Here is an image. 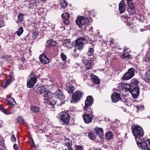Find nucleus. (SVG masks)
Returning <instances> with one entry per match:
<instances>
[{
    "instance_id": "obj_1",
    "label": "nucleus",
    "mask_w": 150,
    "mask_h": 150,
    "mask_svg": "<svg viewBox=\"0 0 150 150\" xmlns=\"http://www.w3.org/2000/svg\"><path fill=\"white\" fill-rule=\"evenodd\" d=\"M132 129L138 146L144 149L150 150V139L143 142L140 139V137H142L144 134L142 128L137 125H133L132 127Z\"/></svg>"
},
{
    "instance_id": "obj_2",
    "label": "nucleus",
    "mask_w": 150,
    "mask_h": 150,
    "mask_svg": "<svg viewBox=\"0 0 150 150\" xmlns=\"http://www.w3.org/2000/svg\"><path fill=\"white\" fill-rule=\"evenodd\" d=\"M76 23L79 28H85L86 25L88 24L89 20L87 18L83 16H78L76 20Z\"/></svg>"
},
{
    "instance_id": "obj_3",
    "label": "nucleus",
    "mask_w": 150,
    "mask_h": 150,
    "mask_svg": "<svg viewBox=\"0 0 150 150\" xmlns=\"http://www.w3.org/2000/svg\"><path fill=\"white\" fill-rule=\"evenodd\" d=\"M87 42L85 38L82 37L78 38L75 42H72V45L75 46L79 50H81L83 46Z\"/></svg>"
},
{
    "instance_id": "obj_4",
    "label": "nucleus",
    "mask_w": 150,
    "mask_h": 150,
    "mask_svg": "<svg viewBox=\"0 0 150 150\" xmlns=\"http://www.w3.org/2000/svg\"><path fill=\"white\" fill-rule=\"evenodd\" d=\"M135 75V70L133 68L129 69L123 76L122 79L125 80H128L132 78Z\"/></svg>"
},
{
    "instance_id": "obj_5",
    "label": "nucleus",
    "mask_w": 150,
    "mask_h": 150,
    "mask_svg": "<svg viewBox=\"0 0 150 150\" xmlns=\"http://www.w3.org/2000/svg\"><path fill=\"white\" fill-rule=\"evenodd\" d=\"M36 76H32L31 74L30 75V77L28 78L27 81V86L29 88L33 87L37 81Z\"/></svg>"
},
{
    "instance_id": "obj_6",
    "label": "nucleus",
    "mask_w": 150,
    "mask_h": 150,
    "mask_svg": "<svg viewBox=\"0 0 150 150\" xmlns=\"http://www.w3.org/2000/svg\"><path fill=\"white\" fill-rule=\"evenodd\" d=\"M93 99L91 96H88L85 101V106L84 109L85 110H87L88 108V107L91 105L93 102Z\"/></svg>"
},
{
    "instance_id": "obj_7",
    "label": "nucleus",
    "mask_w": 150,
    "mask_h": 150,
    "mask_svg": "<svg viewBox=\"0 0 150 150\" xmlns=\"http://www.w3.org/2000/svg\"><path fill=\"white\" fill-rule=\"evenodd\" d=\"M83 93L80 91H76L72 95V98L75 102L79 101L82 96Z\"/></svg>"
},
{
    "instance_id": "obj_8",
    "label": "nucleus",
    "mask_w": 150,
    "mask_h": 150,
    "mask_svg": "<svg viewBox=\"0 0 150 150\" xmlns=\"http://www.w3.org/2000/svg\"><path fill=\"white\" fill-rule=\"evenodd\" d=\"M60 120L64 123H67L70 120V117L68 113L62 112L60 114Z\"/></svg>"
},
{
    "instance_id": "obj_9",
    "label": "nucleus",
    "mask_w": 150,
    "mask_h": 150,
    "mask_svg": "<svg viewBox=\"0 0 150 150\" xmlns=\"http://www.w3.org/2000/svg\"><path fill=\"white\" fill-rule=\"evenodd\" d=\"M83 117L85 122L87 124L89 123L93 120V117L92 115V113H91V115L85 113L83 114Z\"/></svg>"
},
{
    "instance_id": "obj_10",
    "label": "nucleus",
    "mask_w": 150,
    "mask_h": 150,
    "mask_svg": "<svg viewBox=\"0 0 150 150\" xmlns=\"http://www.w3.org/2000/svg\"><path fill=\"white\" fill-rule=\"evenodd\" d=\"M130 92L131 93L132 97L134 98L138 97L139 93V87H134L131 89Z\"/></svg>"
},
{
    "instance_id": "obj_11",
    "label": "nucleus",
    "mask_w": 150,
    "mask_h": 150,
    "mask_svg": "<svg viewBox=\"0 0 150 150\" xmlns=\"http://www.w3.org/2000/svg\"><path fill=\"white\" fill-rule=\"evenodd\" d=\"M39 59L40 62L44 64H48L50 62L49 59L44 53L40 55Z\"/></svg>"
},
{
    "instance_id": "obj_12",
    "label": "nucleus",
    "mask_w": 150,
    "mask_h": 150,
    "mask_svg": "<svg viewBox=\"0 0 150 150\" xmlns=\"http://www.w3.org/2000/svg\"><path fill=\"white\" fill-rule=\"evenodd\" d=\"M126 5L124 0H122L119 3V9L120 13L124 12L126 10Z\"/></svg>"
},
{
    "instance_id": "obj_13",
    "label": "nucleus",
    "mask_w": 150,
    "mask_h": 150,
    "mask_svg": "<svg viewBox=\"0 0 150 150\" xmlns=\"http://www.w3.org/2000/svg\"><path fill=\"white\" fill-rule=\"evenodd\" d=\"M55 96V98H56L60 100H63L65 98L64 96L62 91L59 89L57 90L56 91Z\"/></svg>"
},
{
    "instance_id": "obj_14",
    "label": "nucleus",
    "mask_w": 150,
    "mask_h": 150,
    "mask_svg": "<svg viewBox=\"0 0 150 150\" xmlns=\"http://www.w3.org/2000/svg\"><path fill=\"white\" fill-rule=\"evenodd\" d=\"M111 98L112 101L114 103L118 102L121 99L120 94L116 93L112 94L111 96Z\"/></svg>"
},
{
    "instance_id": "obj_15",
    "label": "nucleus",
    "mask_w": 150,
    "mask_h": 150,
    "mask_svg": "<svg viewBox=\"0 0 150 150\" xmlns=\"http://www.w3.org/2000/svg\"><path fill=\"white\" fill-rule=\"evenodd\" d=\"M83 63L86 66V67L87 70L90 69L92 67V62L91 60H88L87 59H84L83 61Z\"/></svg>"
},
{
    "instance_id": "obj_16",
    "label": "nucleus",
    "mask_w": 150,
    "mask_h": 150,
    "mask_svg": "<svg viewBox=\"0 0 150 150\" xmlns=\"http://www.w3.org/2000/svg\"><path fill=\"white\" fill-rule=\"evenodd\" d=\"M45 93L44 95V99L47 100H50L51 98V97L53 96V94L50 91H45Z\"/></svg>"
},
{
    "instance_id": "obj_17",
    "label": "nucleus",
    "mask_w": 150,
    "mask_h": 150,
    "mask_svg": "<svg viewBox=\"0 0 150 150\" xmlns=\"http://www.w3.org/2000/svg\"><path fill=\"white\" fill-rule=\"evenodd\" d=\"M94 130L96 134L100 137H102V136L103 134V130L102 128L97 127Z\"/></svg>"
},
{
    "instance_id": "obj_18",
    "label": "nucleus",
    "mask_w": 150,
    "mask_h": 150,
    "mask_svg": "<svg viewBox=\"0 0 150 150\" xmlns=\"http://www.w3.org/2000/svg\"><path fill=\"white\" fill-rule=\"evenodd\" d=\"M150 80V70L147 71L144 76V80L146 83H149Z\"/></svg>"
},
{
    "instance_id": "obj_19",
    "label": "nucleus",
    "mask_w": 150,
    "mask_h": 150,
    "mask_svg": "<svg viewBox=\"0 0 150 150\" xmlns=\"http://www.w3.org/2000/svg\"><path fill=\"white\" fill-rule=\"evenodd\" d=\"M138 81L137 79H133L131 81L130 85L132 88L134 87H139L138 85Z\"/></svg>"
},
{
    "instance_id": "obj_20",
    "label": "nucleus",
    "mask_w": 150,
    "mask_h": 150,
    "mask_svg": "<svg viewBox=\"0 0 150 150\" xmlns=\"http://www.w3.org/2000/svg\"><path fill=\"white\" fill-rule=\"evenodd\" d=\"M91 77L93 82L95 84H98L100 83V80L95 75H91Z\"/></svg>"
},
{
    "instance_id": "obj_21",
    "label": "nucleus",
    "mask_w": 150,
    "mask_h": 150,
    "mask_svg": "<svg viewBox=\"0 0 150 150\" xmlns=\"http://www.w3.org/2000/svg\"><path fill=\"white\" fill-rule=\"evenodd\" d=\"M45 88L44 86H39L37 88V92L40 94L43 93L45 92Z\"/></svg>"
},
{
    "instance_id": "obj_22",
    "label": "nucleus",
    "mask_w": 150,
    "mask_h": 150,
    "mask_svg": "<svg viewBox=\"0 0 150 150\" xmlns=\"http://www.w3.org/2000/svg\"><path fill=\"white\" fill-rule=\"evenodd\" d=\"M12 78V76L11 75H9L6 82L3 83L2 84V87L5 88L6 87L7 85H8L11 81Z\"/></svg>"
},
{
    "instance_id": "obj_23",
    "label": "nucleus",
    "mask_w": 150,
    "mask_h": 150,
    "mask_svg": "<svg viewBox=\"0 0 150 150\" xmlns=\"http://www.w3.org/2000/svg\"><path fill=\"white\" fill-rule=\"evenodd\" d=\"M47 46L50 47L54 46L56 45V43L55 41L52 40H47Z\"/></svg>"
},
{
    "instance_id": "obj_24",
    "label": "nucleus",
    "mask_w": 150,
    "mask_h": 150,
    "mask_svg": "<svg viewBox=\"0 0 150 150\" xmlns=\"http://www.w3.org/2000/svg\"><path fill=\"white\" fill-rule=\"evenodd\" d=\"M94 47L93 45L90 46L89 47L87 53L88 55L91 56L93 55L94 51Z\"/></svg>"
},
{
    "instance_id": "obj_25",
    "label": "nucleus",
    "mask_w": 150,
    "mask_h": 150,
    "mask_svg": "<svg viewBox=\"0 0 150 150\" xmlns=\"http://www.w3.org/2000/svg\"><path fill=\"white\" fill-rule=\"evenodd\" d=\"M123 88L125 89V91H130L131 89H132V88L131 87V85L127 84H125L123 85Z\"/></svg>"
},
{
    "instance_id": "obj_26",
    "label": "nucleus",
    "mask_w": 150,
    "mask_h": 150,
    "mask_svg": "<svg viewBox=\"0 0 150 150\" xmlns=\"http://www.w3.org/2000/svg\"><path fill=\"white\" fill-rule=\"evenodd\" d=\"M66 90L69 93L71 94L73 92L74 87L72 86H68L66 87Z\"/></svg>"
},
{
    "instance_id": "obj_27",
    "label": "nucleus",
    "mask_w": 150,
    "mask_h": 150,
    "mask_svg": "<svg viewBox=\"0 0 150 150\" xmlns=\"http://www.w3.org/2000/svg\"><path fill=\"white\" fill-rule=\"evenodd\" d=\"M31 110L34 112H39L40 111V108L38 107L35 106H31Z\"/></svg>"
},
{
    "instance_id": "obj_28",
    "label": "nucleus",
    "mask_w": 150,
    "mask_h": 150,
    "mask_svg": "<svg viewBox=\"0 0 150 150\" xmlns=\"http://www.w3.org/2000/svg\"><path fill=\"white\" fill-rule=\"evenodd\" d=\"M65 144L67 147H68V149L69 147H71L70 146L72 145L71 141L70 140L68 139H65Z\"/></svg>"
},
{
    "instance_id": "obj_29",
    "label": "nucleus",
    "mask_w": 150,
    "mask_h": 150,
    "mask_svg": "<svg viewBox=\"0 0 150 150\" xmlns=\"http://www.w3.org/2000/svg\"><path fill=\"white\" fill-rule=\"evenodd\" d=\"M105 136L107 139L110 140L113 137V134L111 132H107L105 134Z\"/></svg>"
},
{
    "instance_id": "obj_30",
    "label": "nucleus",
    "mask_w": 150,
    "mask_h": 150,
    "mask_svg": "<svg viewBox=\"0 0 150 150\" xmlns=\"http://www.w3.org/2000/svg\"><path fill=\"white\" fill-rule=\"evenodd\" d=\"M9 98L10 100L8 101V104L12 105H15L16 104V102L14 99L12 97H10Z\"/></svg>"
},
{
    "instance_id": "obj_31",
    "label": "nucleus",
    "mask_w": 150,
    "mask_h": 150,
    "mask_svg": "<svg viewBox=\"0 0 150 150\" xmlns=\"http://www.w3.org/2000/svg\"><path fill=\"white\" fill-rule=\"evenodd\" d=\"M51 98H52V99H50V100H48L49 101V103L50 105L53 106L54 105L56 104V101L54 99V98L52 96Z\"/></svg>"
},
{
    "instance_id": "obj_32",
    "label": "nucleus",
    "mask_w": 150,
    "mask_h": 150,
    "mask_svg": "<svg viewBox=\"0 0 150 150\" xmlns=\"http://www.w3.org/2000/svg\"><path fill=\"white\" fill-rule=\"evenodd\" d=\"M23 28L21 26L18 29L16 32L17 35L18 36H20L23 33Z\"/></svg>"
},
{
    "instance_id": "obj_33",
    "label": "nucleus",
    "mask_w": 150,
    "mask_h": 150,
    "mask_svg": "<svg viewBox=\"0 0 150 150\" xmlns=\"http://www.w3.org/2000/svg\"><path fill=\"white\" fill-rule=\"evenodd\" d=\"M24 15L23 14H19L18 16V21L19 22H21L24 19L23 16Z\"/></svg>"
},
{
    "instance_id": "obj_34",
    "label": "nucleus",
    "mask_w": 150,
    "mask_h": 150,
    "mask_svg": "<svg viewBox=\"0 0 150 150\" xmlns=\"http://www.w3.org/2000/svg\"><path fill=\"white\" fill-rule=\"evenodd\" d=\"M88 136L89 138L91 140H94L95 139L96 135L93 132H90L88 134Z\"/></svg>"
},
{
    "instance_id": "obj_35",
    "label": "nucleus",
    "mask_w": 150,
    "mask_h": 150,
    "mask_svg": "<svg viewBox=\"0 0 150 150\" xmlns=\"http://www.w3.org/2000/svg\"><path fill=\"white\" fill-rule=\"evenodd\" d=\"M62 17L64 19H67L69 18L70 16L68 13H66L63 14L62 15Z\"/></svg>"
},
{
    "instance_id": "obj_36",
    "label": "nucleus",
    "mask_w": 150,
    "mask_h": 150,
    "mask_svg": "<svg viewBox=\"0 0 150 150\" xmlns=\"http://www.w3.org/2000/svg\"><path fill=\"white\" fill-rule=\"evenodd\" d=\"M60 4L61 5V7L63 8L66 7L67 5V3L65 0H62Z\"/></svg>"
},
{
    "instance_id": "obj_37",
    "label": "nucleus",
    "mask_w": 150,
    "mask_h": 150,
    "mask_svg": "<svg viewBox=\"0 0 150 150\" xmlns=\"http://www.w3.org/2000/svg\"><path fill=\"white\" fill-rule=\"evenodd\" d=\"M127 11L130 15H133L135 13L134 9L128 8Z\"/></svg>"
},
{
    "instance_id": "obj_38",
    "label": "nucleus",
    "mask_w": 150,
    "mask_h": 150,
    "mask_svg": "<svg viewBox=\"0 0 150 150\" xmlns=\"http://www.w3.org/2000/svg\"><path fill=\"white\" fill-rule=\"evenodd\" d=\"M121 57L123 59H129L131 58V55L130 54L126 55L125 53L122 54L121 55Z\"/></svg>"
},
{
    "instance_id": "obj_39",
    "label": "nucleus",
    "mask_w": 150,
    "mask_h": 150,
    "mask_svg": "<svg viewBox=\"0 0 150 150\" xmlns=\"http://www.w3.org/2000/svg\"><path fill=\"white\" fill-rule=\"evenodd\" d=\"M130 51V50L129 48H126V47H125L124 48V50L122 54L125 53V54H127L129 53Z\"/></svg>"
},
{
    "instance_id": "obj_40",
    "label": "nucleus",
    "mask_w": 150,
    "mask_h": 150,
    "mask_svg": "<svg viewBox=\"0 0 150 150\" xmlns=\"http://www.w3.org/2000/svg\"><path fill=\"white\" fill-rule=\"evenodd\" d=\"M150 60V57L148 55H146L143 58V61L145 62H148Z\"/></svg>"
},
{
    "instance_id": "obj_41",
    "label": "nucleus",
    "mask_w": 150,
    "mask_h": 150,
    "mask_svg": "<svg viewBox=\"0 0 150 150\" xmlns=\"http://www.w3.org/2000/svg\"><path fill=\"white\" fill-rule=\"evenodd\" d=\"M17 120L21 124H23L24 121L23 118L21 116L18 117L17 118Z\"/></svg>"
},
{
    "instance_id": "obj_42",
    "label": "nucleus",
    "mask_w": 150,
    "mask_h": 150,
    "mask_svg": "<svg viewBox=\"0 0 150 150\" xmlns=\"http://www.w3.org/2000/svg\"><path fill=\"white\" fill-rule=\"evenodd\" d=\"M3 18L1 16H0V28L2 27L4 25Z\"/></svg>"
},
{
    "instance_id": "obj_43",
    "label": "nucleus",
    "mask_w": 150,
    "mask_h": 150,
    "mask_svg": "<svg viewBox=\"0 0 150 150\" xmlns=\"http://www.w3.org/2000/svg\"><path fill=\"white\" fill-rule=\"evenodd\" d=\"M129 7L132 9H135V6L134 4L131 2H128Z\"/></svg>"
},
{
    "instance_id": "obj_44",
    "label": "nucleus",
    "mask_w": 150,
    "mask_h": 150,
    "mask_svg": "<svg viewBox=\"0 0 150 150\" xmlns=\"http://www.w3.org/2000/svg\"><path fill=\"white\" fill-rule=\"evenodd\" d=\"M1 111L3 112L4 114L6 115L11 114L6 109L4 108H3Z\"/></svg>"
},
{
    "instance_id": "obj_45",
    "label": "nucleus",
    "mask_w": 150,
    "mask_h": 150,
    "mask_svg": "<svg viewBox=\"0 0 150 150\" xmlns=\"http://www.w3.org/2000/svg\"><path fill=\"white\" fill-rule=\"evenodd\" d=\"M150 26L148 25L146 26V27H145L144 28H142L140 29V31L142 32L145 30H147L148 29L150 30Z\"/></svg>"
},
{
    "instance_id": "obj_46",
    "label": "nucleus",
    "mask_w": 150,
    "mask_h": 150,
    "mask_svg": "<svg viewBox=\"0 0 150 150\" xmlns=\"http://www.w3.org/2000/svg\"><path fill=\"white\" fill-rule=\"evenodd\" d=\"M5 149V145L4 144L0 141V150H4Z\"/></svg>"
},
{
    "instance_id": "obj_47",
    "label": "nucleus",
    "mask_w": 150,
    "mask_h": 150,
    "mask_svg": "<svg viewBox=\"0 0 150 150\" xmlns=\"http://www.w3.org/2000/svg\"><path fill=\"white\" fill-rule=\"evenodd\" d=\"M11 141L13 142H15L16 141V139L14 135H12L11 137Z\"/></svg>"
},
{
    "instance_id": "obj_48",
    "label": "nucleus",
    "mask_w": 150,
    "mask_h": 150,
    "mask_svg": "<svg viewBox=\"0 0 150 150\" xmlns=\"http://www.w3.org/2000/svg\"><path fill=\"white\" fill-rule=\"evenodd\" d=\"M61 57L62 59L64 61L67 58L66 55L62 53H61Z\"/></svg>"
},
{
    "instance_id": "obj_49",
    "label": "nucleus",
    "mask_w": 150,
    "mask_h": 150,
    "mask_svg": "<svg viewBox=\"0 0 150 150\" xmlns=\"http://www.w3.org/2000/svg\"><path fill=\"white\" fill-rule=\"evenodd\" d=\"M138 110H142L144 108V105H135Z\"/></svg>"
},
{
    "instance_id": "obj_50",
    "label": "nucleus",
    "mask_w": 150,
    "mask_h": 150,
    "mask_svg": "<svg viewBox=\"0 0 150 150\" xmlns=\"http://www.w3.org/2000/svg\"><path fill=\"white\" fill-rule=\"evenodd\" d=\"M63 22L65 24L67 25L69 24V21L68 20V19H64L63 20Z\"/></svg>"
},
{
    "instance_id": "obj_51",
    "label": "nucleus",
    "mask_w": 150,
    "mask_h": 150,
    "mask_svg": "<svg viewBox=\"0 0 150 150\" xmlns=\"http://www.w3.org/2000/svg\"><path fill=\"white\" fill-rule=\"evenodd\" d=\"M76 150H82V146H78L76 147Z\"/></svg>"
},
{
    "instance_id": "obj_52",
    "label": "nucleus",
    "mask_w": 150,
    "mask_h": 150,
    "mask_svg": "<svg viewBox=\"0 0 150 150\" xmlns=\"http://www.w3.org/2000/svg\"><path fill=\"white\" fill-rule=\"evenodd\" d=\"M66 44L67 45L68 44H71V41L70 39H67L65 41Z\"/></svg>"
},
{
    "instance_id": "obj_53",
    "label": "nucleus",
    "mask_w": 150,
    "mask_h": 150,
    "mask_svg": "<svg viewBox=\"0 0 150 150\" xmlns=\"http://www.w3.org/2000/svg\"><path fill=\"white\" fill-rule=\"evenodd\" d=\"M31 140V142L32 143V144L31 145V146L32 147H36V146L35 144V143H34V141L33 139L32 138Z\"/></svg>"
},
{
    "instance_id": "obj_54",
    "label": "nucleus",
    "mask_w": 150,
    "mask_h": 150,
    "mask_svg": "<svg viewBox=\"0 0 150 150\" xmlns=\"http://www.w3.org/2000/svg\"><path fill=\"white\" fill-rule=\"evenodd\" d=\"M126 24L127 25H129V26L131 27V28L132 27L133 25L131 23L128 22H126Z\"/></svg>"
},
{
    "instance_id": "obj_55",
    "label": "nucleus",
    "mask_w": 150,
    "mask_h": 150,
    "mask_svg": "<svg viewBox=\"0 0 150 150\" xmlns=\"http://www.w3.org/2000/svg\"><path fill=\"white\" fill-rule=\"evenodd\" d=\"M121 17H122V18L127 19H128V16L127 15H125L122 16H121Z\"/></svg>"
},
{
    "instance_id": "obj_56",
    "label": "nucleus",
    "mask_w": 150,
    "mask_h": 150,
    "mask_svg": "<svg viewBox=\"0 0 150 150\" xmlns=\"http://www.w3.org/2000/svg\"><path fill=\"white\" fill-rule=\"evenodd\" d=\"M13 147L15 150H18V146L17 144H14L13 145Z\"/></svg>"
},
{
    "instance_id": "obj_57",
    "label": "nucleus",
    "mask_w": 150,
    "mask_h": 150,
    "mask_svg": "<svg viewBox=\"0 0 150 150\" xmlns=\"http://www.w3.org/2000/svg\"><path fill=\"white\" fill-rule=\"evenodd\" d=\"M142 16L140 15H138L137 16H136L137 18V19L140 20H141L142 19Z\"/></svg>"
},
{
    "instance_id": "obj_58",
    "label": "nucleus",
    "mask_w": 150,
    "mask_h": 150,
    "mask_svg": "<svg viewBox=\"0 0 150 150\" xmlns=\"http://www.w3.org/2000/svg\"><path fill=\"white\" fill-rule=\"evenodd\" d=\"M62 150H68L67 149H63ZM68 150H73V149L71 147H70L68 148Z\"/></svg>"
},
{
    "instance_id": "obj_59",
    "label": "nucleus",
    "mask_w": 150,
    "mask_h": 150,
    "mask_svg": "<svg viewBox=\"0 0 150 150\" xmlns=\"http://www.w3.org/2000/svg\"><path fill=\"white\" fill-rule=\"evenodd\" d=\"M114 39L112 38L110 40V42L111 43V44L113 43H114Z\"/></svg>"
},
{
    "instance_id": "obj_60",
    "label": "nucleus",
    "mask_w": 150,
    "mask_h": 150,
    "mask_svg": "<svg viewBox=\"0 0 150 150\" xmlns=\"http://www.w3.org/2000/svg\"><path fill=\"white\" fill-rule=\"evenodd\" d=\"M73 56H74V57H77L78 56H79V54H74V55H73Z\"/></svg>"
},
{
    "instance_id": "obj_61",
    "label": "nucleus",
    "mask_w": 150,
    "mask_h": 150,
    "mask_svg": "<svg viewBox=\"0 0 150 150\" xmlns=\"http://www.w3.org/2000/svg\"><path fill=\"white\" fill-rule=\"evenodd\" d=\"M3 108V106L0 105V110H1Z\"/></svg>"
},
{
    "instance_id": "obj_62",
    "label": "nucleus",
    "mask_w": 150,
    "mask_h": 150,
    "mask_svg": "<svg viewBox=\"0 0 150 150\" xmlns=\"http://www.w3.org/2000/svg\"><path fill=\"white\" fill-rule=\"evenodd\" d=\"M132 0H126V1H127V2H129V1H132Z\"/></svg>"
},
{
    "instance_id": "obj_63",
    "label": "nucleus",
    "mask_w": 150,
    "mask_h": 150,
    "mask_svg": "<svg viewBox=\"0 0 150 150\" xmlns=\"http://www.w3.org/2000/svg\"><path fill=\"white\" fill-rule=\"evenodd\" d=\"M76 49H74V52H75L76 51Z\"/></svg>"
},
{
    "instance_id": "obj_64",
    "label": "nucleus",
    "mask_w": 150,
    "mask_h": 150,
    "mask_svg": "<svg viewBox=\"0 0 150 150\" xmlns=\"http://www.w3.org/2000/svg\"><path fill=\"white\" fill-rule=\"evenodd\" d=\"M92 12H91L90 13V14H92Z\"/></svg>"
}]
</instances>
